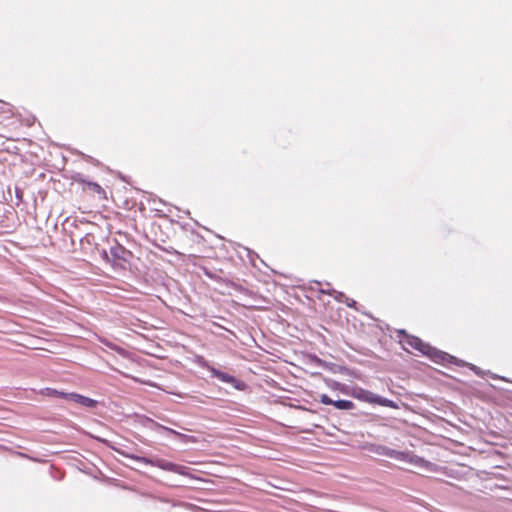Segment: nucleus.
Masks as SVG:
<instances>
[{
    "mask_svg": "<svg viewBox=\"0 0 512 512\" xmlns=\"http://www.w3.org/2000/svg\"><path fill=\"white\" fill-rule=\"evenodd\" d=\"M398 336L400 338V343L405 346H409L412 349L417 350L422 355L428 356L431 360L436 363H455L457 365H464V361L457 360L454 356L449 355L446 352L440 351L428 343L423 342L420 338L416 336L409 335L405 330H399Z\"/></svg>",
    "mask_w": 512,
    "mask_h": 512,
    "instance_id": "obj_1",
    "label": "nucleus"
},
{
    "mask_svg": "<svg viewBox=\"0 0 512 512\" xmlns=\"http://www.w3.org/2000/svg\"><path fill=\"white\" fill-rule=\"evenodd\" d=\"M371 451L377 455L389 457L402 462H407L428 470H433L432 467L435 466V464L410 452L394 450L384 445H374L372 446Z\"/></svg>",
    "mask_w": 512,
    "mask_h": 512,
    "instance_id": "obj_2",
    "label": "nucleus"
},
{
    "mask_svg": "<svg viewBox=\"0 0 512 512\" xmlns=\"http://www.w3.org/2000/svg\"><path fill=\"white\" fill-rule=\"evenodd\" d=\"M120 455L130 458L136 462L143 463L150 466L158 467L162 470L173 472L182 476H189V468L183 465L175 464L170 461H167L165 459H161L158 457H144V456H138L134 454H129L122 450H116Z\"/></svg>",
    "mask_w": 512,
    "mask_h": 512,
    "instance_id": "obj_3",
    "label": "nucleus"
},
{
    "mask_svg": "<svg viewBox=\"0 0 512 512\" xmlns=\"http://www.w3.org/2000/svg\"><path fill=\"white\" fill-rule=\"evenodd\" d=\"M202 367L210 372L211 377L217 378L219 381L223 383L230 384L233 388L237 390H243L245 388V383L243 381L237 379L233 375H230L215 368L214 366L208 364L207 362L202 364Z\"/></svg>",
    "mask_w": 512,
    "mask_h": 512,
    "instance_id": "obj_4",
    "label": "nucleus"
},
{
    "mask_svg": "<svg viewBox=\"0 0 512 512\" xmlns=\"http://www.w3.org/2000/svg\"><path fill=\"white\" fill-rule=\"evenodd\" d=\"M354 396L357 399L367 403L378 404L383 407L396 408V404L393 400L374 394L373 392L366 389H357L354 393Z\"/></svg>",
    "mask_w": 512,
    "mask_h": 512,
    "instance_id": "obj_5",
    "label": "nucleus"
},
{
    "mask_svg": "<svg viewBox=\"0 0 512 512\" xmlns=\"http://www.w3.org/2000/svg\"><path fill=\"white\" fill-rule=\"evenodd\" d=\"M59 397L65 398L67 400H70L72 402H75L83 407L87 408H95L98 404V402L92 398H89L87 396L78 394V393H65V392H57Z\"/></svg>",
    "mask_w": 512,
    "mask_h": 512,
    "instance_id": "obj_6",
    "label": "nucleus"
},
{
    "mask_svg": "<svg viewBox=\"0 0 512 512\" xmlns=\"http://www.w3.org/2000/svg\"><path fill=\"white\" fill-rule=\"evenodd\" d=\"M144 426L153 430V431H156V432H165V433H168V434H173L179 438H186V435L172 429V428H169V427H166L156 421H154L153 419L151 418H146L145 420V423H144Z\"/></svg>",
    "mask_w": 512,
    "mask_h": 512,
    "instance_id": "obj_7",
    "label": "nucleus"
},
{
    "mask_svg": "<svg viewBox=\"0 0 512 512\" xmlns=\"http://www.w3.org/2000/svg\"><path fill=\"white\" fill-rule=\"evenodd\" d=\"M110 253L114 259L125 260L128 252L124 247L117 245L110 248Z\"/></svg>",
    "mask_w": 512,
    "mask_h": 512,
    "instance_id": "obj_8",
    "label": "nucleus"
},
{
    "mask_svg": "<svg viewBox=\"0 0 512 512\" xmlns=\"http://www.w3.org/2000/svg\"><path fill=\"white\" fill-rule=\"evenodd\" d=\"M333 406L338 410H352L355 407L352 401L344 399L334 400Z\"/></svg>",
    "mask_w": 512,
    "mask_h": 512,
    "instance_id": "obj_9",
    "label": "nucleus"
},
{
    "mask_svg": "<svg viewBox=\"0 0 512 512\" xmlns=\"http://www.w3.org/2000/svg\"><path fill=\"white\" fill-rule=\"evenodd\" d=\"M82 183H85L91 190H93L97 194L105 193L104 189L96 182H91V181L86 182V181L82 180Z\"/></svg>",
    "mask_w": 512,
    "mask_h": 512,
    "instance_id": "obj_10",
    "label": "nucleus"
},
{
    "mask_svg": "<svg viewBox=\"0 0 512 512\" xmlns=\"http://www.w3.org/2000/svg\"><path fill=\"white\" fill-rule=\"evenodd\" d=\"M327 294L333 296L335 300L341 303H343L344 300L347 298V296L343 292H339L334 289H331V291H327Z\"/></svg>",
    "mask_w": 512,
    "mask_h": 512,
    "instance_id": "obj_11",
    "label": "nucleus"
},
{
    "mask_svg": "<svg viewBox=\"0 0 512 512\" xmlns=\"http://www.w3.org/2000/svg\"><path fill=\"white\" fill-rule=\"evenodd\" d=\"M320 402L324 405H333L334 400H332L327 394H322L320 396Z\"/></svg>",
    "mask_w": 512,
    "mask_h": 512,
    "instance_id": "obj_12",
    "label": "nucleus"
},
{
    "mask_svg": "<svg viewBox=\"0 0 512 512\" xmlns=\"http://www.w3.org/2000/svg\"><path fill=\"white\" fill-rule=\"evenodd\" d=\"M343 303H345V304H346L348 307H350V308H354V307H355V305H356V301H355V300H353V299H350V298H348V297L344 300V302H343Z\"/></svg>",
    "mask_w": 512,
    "mask_h": 512,
    "instance_id": "obj_13",
    "label": "nucleus"
},
{
    "mask_svg": "<svg viewBox=\"0 0 512 512\" xmlns=\"http://www.w3.org/2000/svg\"><path fill=\"white\" fill-rule=\"evenodd\" d=\"M469 367H470V369H471V370H473L477 375H479V374H480V369H479L477 366H475V365H473V364H469Z\"/></svg>",
    "mask_w": 512,
    "mask_h": 512,
    "instance_id": "obj_14",
    "label": "nucleus"
},
{
    "mask_svg": "<svg viewBox=\"0 0 512 512\" xmlns=\"http://www.w3.org/2000/svg\"><path fill=\"white\" fill-rule=\"evenodd\" d=\"M15 192H16V197H17L19 200H22V191H21V190H19L18 188H16Z\"/></svg>",
    "mask_w": 512,
    "mask_h": 512,
    "instance_id": "obj_15",
    "label": "nucleus"
},
{
    "mask_svg": "<svg viewBox=\"0 0 512 512\" xmlns=\"http://www.w3.org/2000/svg\"><path fill=\"white\" fill-rule=\"evenodd\" d=\"M319 291L323 294H327V291H331V289L324 288V289H320Z\"/></svg>",
    "mask_w": 512,
    "mask_h": 512,
    "instance_id": "obj_16",
    "label": "nucleus"
}]
</instances>
